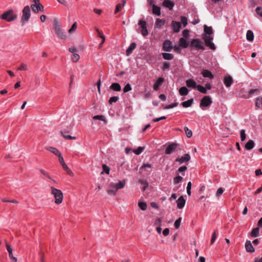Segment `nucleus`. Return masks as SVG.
<instances>
[{
  "label": "nucleus",
  "instance_id": "1",
  "mask_svg": "<svg viewBox=\"0 0 262 262\" xmlns=\"http://www.w3.org/2000/svg\"><path fill=\"white\" fill-rule=\"evenodd\" d=\"M204 33L203 34V39L204 40L205 45L209 47L210 49L215 50L216 47L212 40L213 37L212 36L213 34V30L211 27H208L205 25L204 27Z\"/></svg>",
  "mask_w": 262,
  "mask_h": 262
},
{
  "label": "nucleus",
  "instance_id": "2",
  "mask_svg": "<svg viewBox=\"0 0 262 262\" xmlns=\"http://www.w3.org/2000/svg\"><path fill=\"white\" fill-rule=\"evenodd\" d=\"M53 26L55 33L58 38L65 40L67 38L66 33L63 32L61 27L57 19L55 18L53 21Z\"/></svg>",
  "mask_w": 262,
  "mask_h": 262
},
{
  "label": "nucleus",
  "instance_id": "3",
  "mask_svg": "<svg viewBox=\"0 0 262 262\" xmlns=\"http://www.w3.org/2000/svg\"><path fill=\"white\" fill-rule=\"evenodd\" d=\"M51 193L54 195L55 199V203L57 204L61 203L63 200V194L62 191L53 187H51Z\"/></svg>",
  "mask_w": 262,
  "mask_h": 262
},
{
  "label": "nucleus",
  "instance_id": "4",
  "mask_svg": "<svg viewBox=\"0 0 262 262\" xmlns=\"http://www.w3.org/2000/svg\"><path fill=\"white\" fill-rule=\"evenodd\" d=\"M13 10L10 9L8 11L5 12L2 15L0 16V18L2 19L7 20V21H12L16 19L17 17V14H13Z\"/></svg>",
  "mask_w": 262,
  "mask_h": 262
},
{
  "label": "nucleus",
  "instance_id": "5",
  "mask_svg": "<svg viewBox=\"0 0 262 262\" xmlns=\"http://www.w3.org/2000/svg\"><path fill=\"white\" fill-rule=\"evenodd\" d=\"M31 16V9L29 6H25L22 11L21 21L23 24L27 23Z\"/></svg>",
  "mask_w": 262,
  "mask_h": 262
},
{
  "label": "nucleus",
  "instance_id": "6",
  "mask_svg": "<svg viewBox=\"0 0 262 262\" xmlns=\"http://www.w3.org/2000/svg\"><path fill=\"white\" fill-rule=\"evenodd\" d=\"M189 47L191 49L195 48L198 51L205 50L204 47L201 45L200 39L198 38L192 39L190 42Z\"/></svg>",
  "mask_w": 262,
  "mask_h": 262
},
{
  "label": "nucleus",
  "instance_id": "7",
  "mask_svg": "<svg viewBox=\"0 0 262 262\" xmlns=\"http://www.w3.org/2000/svg\"><path fill=\"white\" fill-rule=\"evenodd\" d=\"M212 103V101L211 97L209 96H205L201 100L200 106L202 108L203 107H208Z\"/></svg>",
  "mask_w": 262,
  "mask_h": 262
},
{
  "label": "nucleus",
  "instance_id": "8",
  "mask_svg": "<svg viewBox=\"0 0 262 262\" xmlns=\"http://www.w3.org/2000/svg\"><path fill=\"white\" fill-rule=\"evenodd\" d=\"M141 28V34L143 36L148 35V32L146 27V22L143 20H140L138 23Z\"/></svg>",
  "mask_w": 262,
  "mask_h": 262
},
{
  "label": "nucleus",
  "instance_id": "9",
  "mask_svg": "<svg viewBox=\"0 0 262 262\" xmlns=\"http://www.w3.org/2000/svg\"><path fill=\"white\" fill-rule=\"evenodd\" d=\"M173 49L172 42L169 40L164 41L162 45V50L165 52H170Z\"/></svg>",
  "mask_w": 262,
  "mask_h": 262
},
{
  "label": "nucleus",
  "instance_id": "10",
  "mask_svg": "<svg viewBox=\"0 0 262 262\" xmlns=\"http://www.w3.org/2000/svg\"><path fill=\"white\" fill-rule=\"evenodd\" d=\"M178 144L176 143H170L166 147L165 153L166 155L171 154L177 148Z\"/></svg>",
  "mask_w": 262,
  "mask_h": 262
},
{
  "label": "nucleus",
  "instance_id": "11",
  "mask_svg": "<svg viewBox=\"0 0 262 262\" xmlns=\"http://www.w3.org/2000/svg\"><path fill=\"white\" fill-rule=\"evenodd\" d=\"M190 159V156L189 154H185L183 156L178 158L176 159V162H178L180 164H182L185 162H188Z\"/></svg>",
  "mask_w": 262,
  "mask_h": 262
},
{
  "label": "nucleus",
  "instance_id": "12",
  "mask_svg": "<svg viewBox=\"0 0 262 262\" xmlns=\"http://www.w3.org/2000/svg\"><path fill=\"white\" fill-rule=\"evenodd\" d=\"M171 26L173 31L175 33H178L181 28V23L175 20H172Z\"/></svg>",
  "mask_w": 262,
  "mask_h": 262
},
{
  "label": "nucleus",
  "instance_id": "13",
  "mask_svg": "<svg viewBox=\"0 0 262 262\" xmlns=\"http://www.w3.org/2000/svg\"><path fill=\"white\" fill-rule=\"evenodd\" d=\"M178 45L179 47L183 49L187 48L188 46H189V42L187 40V39L184 37H181L179 39L178 41Z\"/></svg>",
  "mask_w": 262,
  "mask_h": 262
},
{
  "label": "nucleus",
  "instance_id": "14",
  "mask_svg": "<svg viewBox=\"0 0 262 262\" xmlns=\"http://www.w3.org/2000/svg\"><path fill=\"white\" fill-rule=\"evenodd\" d=\"M58 159H59V161L60 163L61 164V165H62L63 169L64 170H66L68 174H70L72 173V171L65 163L63 157L62 156H61L60 157L59 156Z\"/></svg>",
  "mask_w": 262,
  "mask_h": 262
},
{
  "label": "nucleus",
  "instance_id": "15",
  "mask_svg": "<svg viewBox=\"0 0 262 262\" xmlns=\"http://www.w3.org/2000/svg\"><path fill=\"white\" fill-rule=\"evenodd\" d=\"M152 165L149 163H143L142 166L140 167L139 172L142 173L144 170L151 172V170H149L148 169H151Z\"/></svg>",
  "mask_w": 262,
  "mask_h": 262
},
{
  "label": "nucleus",
  "instance_id": "16",
  "mask_svg": "<svg viewBox=\"0 0 262 262\" xmlns=\"http://www.w3.org/2000/svg\"><path fill=\"white\" fill-rule=\"evenodd\" d=\"M125 180H123L122 181H119V182L116 184L112 183L110 184V186H114L118 190V189L123 188L125 186Z\"/></svg>",
  "mask_w": 262,
  "mask_h": 262
},
{
  "label": "nucleus",
  "instance_id": "17",
  "mask_svg": "<svg viewBox=\"0 0 262 262\" xmlns=\"http://www.w3.org/2000/svg\"><path fill=\"white\" fill-rule=\"evenodd\" d=\"M162 5L163 7L169 9L170 10H171L173 9V8L174 6V3L170 0H164L162 3Z\"/></svg>",
  "mask_w": 262,
  "mask_h": 262
},
{
  "label": "nucleus",
  "instance_id": "18",
  "mask_svg": "<svg viewBox=\"0 0 262 262\" xmlns=\"http://www.w3.org/2000/svg\"><path fill=\"white\" fill-rule=\"evenodd\" d=\"M233 79L230 75L225 76L224 79V83L227 88L230 87L233 83Z\"/></svg>",
  "mask_w": 262,
  "mask_h": 262
},
{
  "label": "nucleus",
  "instance_id": "19",
  "mask_svg": "<svg viewBox=\"0 0 262 262\" xmlns=\"http://www.w3.org/2000/svg\"><path fill=\"white\" fill-rule=\"evenodd\" d=\"M186 201L184 197L182 195L179 198L177 201V208L179 209L183 208L185 204Z\"/></svg>",
  "mask_w": 262,
  "mask_h": 262
},
{
  "label": "nucleus",
  "instance_id": "20",
  "mask_svg": "<svg viewBox=\"0 0 262 262\" xmlns=\"http://www.w3.org/2000/svg\"><path fill=\"white\" fill-rule=\"evenodd\" d=\"M201 74L205 78H208L209 79H213L214 78V75L212 73L208 70L203 69L201 71Z\"/></svg>",
  "mask_w": 262,
  "mask_h": 262
},
{
  "label": "nucleus",
  "instance_id": "21",
  "mask_svg": "<svg viewBox=\"0 0 262 262\" xmlns=\"http://www.w3.org/2000/svg\"><path fill=\"white\" fill-rule=\"evenodd\" d=\"M164 82V78L162 77H159L154 83L153 85V89L155 91H157L159 87L161 85L162 83Z\"/></svg>",
  "mask_w": 262,
  "mask_h": 262
},
{
  "label": "nucleus",
  "instance_id": "22",
  "mask_svg": "<svg viewBox=\"0 0 262 262\" xmlns=\"http://www.w3.org/2000/svg\"><path fill=\"white\" fill-rule=\"evenodd\" d=\"M152 13L153 14L159 16L161 15V8L159 6L153 4L152 7Z\"/></svg>",
  "mask_w": 262,
  "mask_h": 262
},
{
  "label": "nucleus",
  "instance_id": "23",
  "mask_svg": "<svg viewBox=\"0 0 262 262\" xmlns=\"http://www.w3.org/2000/svg\"><path fill=\"white\" fill-rule=\"evenodd\" d=\"M166 23L164 19L156 18L155 23V28L160 29Z\"/></svg>",
  "mask_w": 262,
  "mask_h": 262
},
{
  "label": "nucleus",
  "instance_id": "24",
  "mask_svg": "<svg viewBox=\"0 0 262 262\" xmlns=\"http://www.w3.org/2000/svg\"><path fill=\"white\" fill-rule=\"evenodd\" d=\"M136 43L135 42L131 43L126 50V55L129 56L133 52L134 50L136 48Z\"/></svg>",
  "mask_w": 262,
  "mask_h": 262
},
{
  "label": "nucleus",
  "instance_id": "25",
  "mask_svg": "<svg viewBox=\"0 0 262 262\" xmlns=\"http://www.w3.org/2000/svg\"><path fill=\"white\" fill-rule=\"evenodd\" d=\"M245 248L246 251L248 252H253L255 251L251 242L248 240H247L245 243Z\"/></svg>",
  "mask_w": 262,
  "mask_h": 262
},
{
  "label": "nucleus",
  "instance_id": "26",
  "mask_svg": "<svg viewBox=\"0 0 262 262\" xmlns=\"http://www.w3.org/2000/svg\"><path fill=\"white\" fill-rule=\"evenodd\" d=\"M6 248L9 253V257L11 259H12L14 262H16L17 258L13 256L12 248H11V246L10 245L6 244Z\"/></svg>",
  "mask_w": 262,
  "mask_h": 262
},
{
  "label": "nucleus",
  "instance_id": "27",
  "mask_svg": "<svg viewBox=\"0 0 262 262\" xmlns=\"http://www.w3.org/2000/svg\"><path fill=\"white\" fill-rule=\"evenodd\" d=\"M186 84L188 88H195L196 86V82L192 79H188L186 81Z\"/></svg>",
  "mask_w": 262,
  "mask_h": 262
},
{
  "label": "nucleus",
  "instance_id": "28",
  "mask_svg": "<svg viewBox=\"0 0 262 262\" xmlns=\"http://www.w3.org/2000/svg\"><path fill=\"white\" fill-rule=\"evenodd\" d=\"M47 149L51 152L57 156L58 158L59 157V156L60 157L61 156H62L59 150L55 147H49Z\"/></svg>",
  "mask_w": 262,
  "mask_h": 262
},
{
  "label": "nucleus",
  "instance_id": "29",
  "mask_svg": "<svg viewBox=\"0 0 262 262\" xmlns=\"http://www.w3.org/2000/svg\"><path fill=\"white\" fill-rule=\"evenodd\" d=\"M110 88V89H111L113 91H117V92L120 91L121 90V85H120L119 83H118L117 82L113 83L111 85Z\"/></svg>",
  "mask_w": 262,
  "mask_h": 262
},
{
  "label": "nucleus",
  "instance_id": "30",
  "mask_svg": "<svg viewBox=\"0 0 262 262\" xmlns=\"http://www.w3.org/2000/svg\"><path fill=\"white\" fill-rule=\"evenodd\" d=\"M162 56L163 59L167 60H172L174 58V55L172 54L169 53H162Z\"/></svg>",
  "mask_w": 262,
  "mask_h": 262
},
{
  "label": "nucleus",
  "instance_id": "31",
  "mask_svg": "<svg viewBox=\"0 0 262 262\" xmlns=\"http://www.w3.org/2000/svg\"><path fill=\"white\" fill-rule=\"evenodd\" d=\"M255 146L254 141L252 140H249L245 144V148L247 150L252 149Z\"/></svg>",
  "mask_w": 262,
  "mask_h": 262
},
{
  "label": "nucleus",
  "instance_id": "32",
  "mask_svg": "<svg viewBox=\"0 0 262 262\" xmlns=\"http://www.w3.org/2000/svg\"><path fill=\"white\" fill-rule=\"evenodd\" d=\"M126 3L125 0H123L122 3H119L117 4L116 6L115 10V14H117L118 12H119L122 8L124 6L125 4Z\"/></svg>",
  "mask_w": 262,
  "mask_h": 262
},
{
  "label": "nucleus",
  "instance_id": "33",
  "mask_svg": "<svg viewBox=\"0 0 262 262\" xmlns=\"http://www.w3.org/2000/svg\"><path fill=\"white\" fill-rule=\"evenodd\" d=\"M179 92L181 96H186L189 92V90L185 86H182L180 88Z\"/></svg>",
  "mask_w": 262,
  "mask_h": 262
},
{
  "label": "nucleus",
  "instance_id": "34",
  "mask_svg": "<svg viewBox=\"0 0 262 262\" xmlns=\"http://www.w3.org/2000/svg\"><path fill=\"white\" fill-rule=\"evenodd\" d=\"M193 102V98H191V99L188 100L187 101L183 102L181 103V105L184 107H190V106H191V105L192 104Z\"/></svg>",
  "mask_w": 262,
  "mask_h": 262
},
{
  "label": "nucleus",
  "instance_id": "35",
  "mask_svg": "<svg viewBox=\"0 0 262 262\" xmlns=\"http://www.w3.org/2000/svg\"><path fill=\"white\" fill-rule=\"evenodd\" d=\"M246 38L249 41H252L254 39V34L251 30H248L246 33Z\"/></svg>",
  "mask_w": 262,
  "mask_h": 262
},
{
  "label": "nucleus",
  "instance_id": "36",
  "mask_svg": "<svg viewBox=\"0 0 262 262\" xmlns=\"http://www.w3.org/2000/svg\"><path fill=\"white\" fill-rule=\"evenodd\" d=\"M255 105V107L258 108L262 107V97H258L256 98Z\"/></svg>",
  "mask_w": 262,
  "mask_h": 262
},
{
  "label": "nucleus",
  "instance_id": "37",
  "mask_svg": "<svg viewBox=\"0 0 262 262\" xmlns=\"http://www.w3.org/2000/svg\"><path fill=\"white\" fill-rule=\"evenodd\" d=\"M68 132H66V131H63V130H61V135L66 139H68V140H71V139H76V137H72L71 136V135H68Z\"/></svg>",
  "mask_w": 262,
  "mask_h": 262
},
{
  "label": "nucleus",
  "instance_id": "38",
  "mask_svg": "<svg viewBox=\"0 0 262 262\" xmlns=\"http://www.w3.org/2000/svg\"><path fill=\"white\" fill-rule=\"evenodd\" d=\"M259 230L258 227L253 228L250 233L251 236L253 237H257L259 235Z\"/></svg>",
  "mask_w": 262,
  "mask_h": 262
},
{
  "label": "nucleus",
  "instance_id": "39",
  "mask_svg": "<svg viewBox=\"0 0 262 262\" xmlns=\"http://www.w3.org/2000/svg\"><path fill=\"white\" fill-rule=\"evenodd\" d=\"M170 63L169 62H165L161 67L163 71H169L170 70Z\"/></svg>",
  "mask_w": 262,
  "mask_h": 262
},
{
  "label": "nucleus",
  "instance_id": "40",
  "mask_svg": "<svg viewBox=\"0 0 262 262\" xmlns=\"http://www.w3.org/2000/svg\"><path fill=\"white\" fill-rule=\"evenodd\" d=\"M187 169V167L186 166H182L179 168L177 171L176 172L177 174H179V173H181L183 176L185 175V171Z\"/></svg>",
  "mask_w": 262,
  "mask_h": 262
},
{
  "label": "nucleus",
  "instance_id": "41",
  "mask_svg": "<svg viewBox=\"0 0 262 262\" xmlns=\"http://www.w3.org/2000/svg\"><path fill=\"white\" fill-rule=\"evenodd\" d=\"M196 88H197V90L201 93L203 94H206L207 93V90L206 88H205L204 86H202L201 84H198L196 85Z\"/></svg>",
  "mask_w": 262,
  "mask_h": 262
},
{
  "label": "nucleus",
  "instance_id": "42",
  "mask_svg": "<svg viewBox=\"0 0 262 262\" xmlns=\"http://www.w3.org/2000/svg\"><path fill=\"white\" fill-rule=\"evenodd\" d=\"M111 189H107V192L110 195H115L117 190L114 186H110Z\"/></svg>",
  "mask_w": 262,
  "mask_h": 262
},
{
  "label": "nucleus",
  "instance_id": "43",
  "mask_svg": "<svg viewBox=\"0 0 262 262\" xmlns=\"http://www.w3.org/2000/svg\"><path fill=\"white\" fill-rule=\"evenodd\" d=\"M139 182L143 185V186L142 187V190L144 191L145 190V189L148 187V183L146 181H144L143 180H139Z\"/></svg>",
  "mask_w": 262,
  "mask_h": 262
},
{
  "label": "nucleus",
  "instance_id": "44",
  "mask_svg": "<svg viewBox=\"0 0 262 262\" xmlns=\"http://www.w3.org/2000/svg\"><path fill=\"white\" fill-rule=\"evenodd\" d=\"M138 206L142 210H145L147 209V204L144 202H139L138 203Z\"/></svg>",
  "mask_w": 262,
  "mask_h": 262
},
{
  "label": "nucleus",
  "instance_id": "45",
  "mask_svg": "<svg viewBox=\"0 0 262 262\" xmlns=\"http://www.w3.org/2000/svg\"><path fill=\"white\" fill-rule=\"evenodd\" d=\"M183 180V178L180 176H177L173 178V183L174 184H178L181 182Z\"/></svg>",
  "mask_w": 262,
  "mask_h": 262
},
{
  "label": "nucleus",
  "instance_id": "46",
  "mask_svg": "<svg viewBox=\"0 0 262 262\" xmlns=\"http://www.w3.org/2000/svg\"><path fill=\"white\" fill-rule=\"evenodd\" d=\"M184 129L187 137L188 138H190L192 135V131L190 129H189L187 126H185Z\"/></svg>",
  "mask_w": 262,
  "mask_h": 262
},
{
  "label": "nucleus",
  "instance_id": "47",
  "mask_svg": "<svg viewBox=\"0 0 262 262\" xmlns=\"http://www.w3.org/2000/svg\"><path fill=\"white\" fill-rule=\"evenodd\" d=\"M33 12L35 13H37L39 12L38 8V4H32L31 5V6L30 7Z\"/></svg>",
  "mask_w": 262,
  "mask_h": 262
},
{
  "label": "nucleus",
  "instance_id": "48",
  "mask_svg": "<svg viewBox=\"0 0 262 262\" xmlns=\"http://www.w3.org/2000/svg\"><path fill=\"white\" fill-rule=\"evenodd\" d=\"M259 92V90L258 89H251L248 92V97H251L255 93H256L257 94Z\"/></svg>",
  "mask_w": 262,
  "mask_h": 262
},
{
  "label": "nucleus",
  "instance_id": "49",
  "mask_svg": "<svg viewBox=\"0 0 262 262\" xmlns=\"http://www.w3.org/2000/svg\"><path fill=\"white\" fill-rule=\"evenodd\" d=\"M118 96H113L110 98L108 102L110 104H112L113 103L117 102L118 100Z\"/></svg>",
  "mask_w": 262,
  "mask_h": 262
},
{
  "label": "nucleus",
  "instance_id": "50",
  "mask_svg": "<svg viewBox=\"0 0 262 262\" xmlns=\"http://www.w3.org/2000/svg\"><path fill=\"white\" fill-rule=\"evenodd\" d=\"M144 150V147L139 146L136 149L134 150V153L137 155L141 154Z\"/></svg>",
  "mask_w": 262,
  "mask_h": 262
},
{
  "label": "nucleus",
  "instance_id": "51",
  "mask_svg": "<svg viewBox=\"0 0 262 262\" xmlns=\"http://www.w3.org/2000/svg\"><path fill=\"white\" fill-rule=\"evenodd\" d=\"M79 55L77 53H74L72 55V60L73 62H76L79 59Z\"/></svg>",
  "mask_w": 262,
  "mask_h": 262
},
{
  "label": "nucleus",
  "instance_id": "52",
  "mask_svg": "<svg viewBox=\"0 0 262 262\" xmlns=\"http://www.w3.org/2000/svg\"><path fill=\"white\" fill-rule=\"evenodd\" d=\"M181 23H182L183 25V27H185L187 25V18L185 16H181Z\"/></svg>",
  "mask_w": 262,
  "mask_h": 262
},
{
  "label": "nucleus",
  "instance_id": "53",
  "mask_svg": "<svg viewBox=\"0 0 262 262\" xmlns=\"http://www.w3.org/2000/svg\"><path fill=\"white\" fill-rule=\"evenodd\" d=\"M93 120H99L101 121H105V117L103 115H96L93 117Z\"/></svg>",
  "mask_w": 262,
  "mask_h": 262
},
{
  "label": "nucleus",
  "instance_id": "54",
  "mask_svg": "<svg viewBox=\"0 0 262 262\" xmlns=\"http://www.w3.org/2000/svg\"><path fill=\"white\" fill-rule=\"evenodd\" d=\"M130 90H132V86L129 83L126 84L123 89L124 93L128 92Z\"/></svg>",
  "mask_w": 262,
  "mask_h": 262
},
{
  "label": "nucleus",
  "instance_id": "55",
  "mask_svg": "<svg viewBox=\"0 0 262 262\" xmlns=\"http://www.w3.org/2000/svg\"><path fill=\"white\" fill-rule=\"evenodd\" d=\"M240 135H241V141H243L246 139V135L245 134V129H242L240 131Z\"/></svg>",
  "mask_w": 262,
  "mask_h": 262
},
{
  "label": "nucleus",
  "instance_id": "56",
  "mask_svg": "<svg viewBox=\"0 0 262 262\" xmlns=\"http://www.w3.org/2000/svg\"><path fill=\"white\" fill-rule=\"evenodd\" d=\"M178 105V103H177V102L173 103L170 104L169 105H166L164 107V109H166V110L170 109V108H173L174 107L177 106Z\"/></svg>",
  "mask_w": 262,
  "mask_h": 262
},
{
  "label": "nucleus",
  "instance_id": "57",
  "mask_svg": "<svg viewBox=\"0 0 262 262\" xmlns=\"http://www.w3.org/2000/svg\"><path fill=\"white\" fill-rule=\"evenodd\" d=\"M181 222V217H179V219L176 220V221H175L174 224V226L176 229H178L180 227Z\"/></svg>",
  "mask_w": 262,
  "mask_h": 262
},
{
  "label": "nucleus",
  "instance_id": "58",
  "mask_svg": "<svg viewBox=\"0 0 262 262\" xmlns=\"http://www.w3.org/2000/svg\"><path fill=\"white\" fill-rule=\"evenodd\" d=\"M102 168L103 171H104L106 174H109L110 168L108 166L104 164L102 165Z\"/></svg>",
  "mask_w": 262,
  "mask_h": 262
},
{
  "label": "nucleus",
  "instance_id": "59",
  "mask_svg": "<svg viewBox=\"0 0 262 262\" xmlns=\"http://www.w3.org/2000/svg\"><path fill=\"white\" fill-rule=\"evenodd\" d=\"M224 189L223 188H219L216 193V196L219 198L223 193Z\"/></svg>",
  "mask_w": 262,
  "mask_h": 262
},
{
  "label": "nucleus",
  "instance_id": "60",
  "mask_svg": "<svg viewBox=\"0 0 262 262\" xmlns=\"http://www.w3.org/2000/svg\"><path fill=\"white\" fill-rule=\"evenodd\" d=\"M191 182H189L188 183H187V188H186V189H187V193L188 194V195H191Z\"/></svg>",
  "mask_w": 262,
  "mask_h": 262
},
{
  "label": "nucleus",
  "instance_id": "61",
  "mask_svg": "<svg viewBox=\"0 0 262 262\" xmlns=\"http://www.w3.org/2000/svg\"><path fill=\"white\" fill-rule=\"evenodd\" d=\"M39 171L41 173H42L44 176L48 178L49 179H51V178L49 176V173L46 172L45 170H44L42 169H40Z\"/></svg>",
  "mask_w": 262,
  "mask_h": 262
},
{
  "label": "nucleus",
  "instance_id": "62",
  "mask_svg": "<svg viewBox=\"0 0 262 262\" xmlns=\"http://www.w3.org/2000/svg\"><path fill=\"white\" fill-rule=\"evenodd\" d=\"M77 28V23L75 22L74 23L71 28L69 30L68 32L69 33H72L73 32H74Z\"/></svg>",
  "mask_w": 262,
  "mask_h": 262
},
{
  "label": "nucleus",
  "instance_id": "63",
  "mask_svg": "<svg viewBox=\"0 0 262 262\" xmlns=\"http://www.w3.org/2000/svg\"><path fill=\"white\" fill-rule=\"evenodd\" d=\"M95 30L97 31V33H98V36L100 38H101V39L102 38H105V36L104 35H103V33L102 31H100L98 28H95Z\"/></svg>",
  "mask_w": 262,
  "mask_h": 262
},
{
  "label": "nucleus",
  "instance_id": "64",
  "mask_svg": "<svg viewBox=\"0 0 262 262\" xmlns=\"http://www.w3.org/2000/svg\"><path fill=\"white\" fill-rule=\"evenodd\" d=\"M255 11L258 15L262 17V8L261 7H257L255 9Z\"/></svg>",
  "mask_w": 262,
  "mask_h": 262
}]
</instances>
